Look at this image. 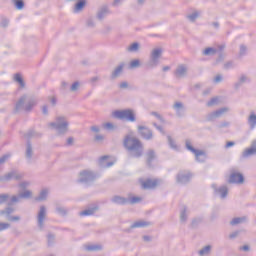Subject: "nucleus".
<instances>
[{
	"instance_id": "40",
	"label": "nucleus",
	"mask_w": 256,
	"mask_h": 256,
	"mask_svg": "<svg viewBox=\"0 0 256 256\" xmlns=\"http://www.w3.org/2000/svg\"><path fill=\"white\" fill-rule=\"evenodd\" d=\"M129 53H137L139 51V43L134 42L128 47Z\"/></svg>"
},
{
	"instance_id": "47",
	"label": "nucleus",
	"mask_w": 256,
	"mask_h": 256,
	"mask_svg": "<svg viewBox=\"0 0 256 256\" xmlns=\"http://www.w3.org/2000/svg\"><path fill=\"white\" fill-rule=\"evenodd\" d=\"M225 53L223 52H219L218 53V58L216 59V65H219V63H223V61H225Z\"/></svg>"
},
{
	"instance_id": "61",
	"label": "nucleus",
	"mask_w": 256,
	"mask_h": 256,
	"mask_svg": "<svg viewBox=\"0 0 256 256\" xmlns=\"http://www.w3.org/2000/svg\"><path fill=\"white\" fill-rule=\"evenodd\" d=\"M229 125H231V123L224 121L220 125H218V127H219V129H223L225 127H229Z\"/></svg>"
},
{
	"instance_id": "34",
	"label": "nucleus",
	"mask_w": 256,
	"mask_h": 256,
	"mask_svg": "<svg viewBox=\"0 0 256 256\" xmlns=\"http://www.w3.org/2000/svg\"><path fill=\"white\" fill-rule=\"evenodd\" d=\"M167 139L170 149H173L174 151H179V146H177V143H175L174 139L169 135L167 136Z\"/></svg>"
},
{
	"instance_id": "41",
	"label": "nucleus",
	"mask_w": 256,
	"mask_h": 256,
	"mask_svg": "<svg viewBox=\"0 0 256 256\" xmlns=\"http://www.w3.org/2000/svg\"><path fill=\"white\" fill-rule=\"evenodd\" d=\"M14 81H16V83H19L20 87H25V81H23V77H21V74H15Z\"/></svg>"
},
{
	"instance_id": "18",
	"label": "nucleus",
	"mask_w": 256,
	"mask_h": 256,
	"mask_svg": "<svg viewBox=\"0 0 256 256\" xmlns=\"http://www.w3.org/2000/svg\"><path fill=\"white\" fill-rule=\"evenodd\" d=\"M191 177V173L180 172L176 176V181L180 185H186V183H189V181H191Z\"/></svg>"
},
{
	"instance_id": "54",
	"label": "nucleus",
	"mask_w": 256,
	"mask_h": 256,
	"mask_svg": "<svg viewBox=\"0 0 256 256\" xmlns=\"http://www.w3.org/2000/svg\"><path fill=\"white\" fill-rule=\"evenodd\" d=\"M151 115H153L154 117H156V119H158L159 121H161V123H164L165 120L163 119V117L157 113V112H151Z\"/></svg>"
},
{
	"instance_id": "63",
	"label": "nucleus",
	"mask_w": 256,
	"mask_h": 256,
	"mask_svg": "<svg viewBox=\"0 0 256 256\" xmlns=\"http://www.w3.org/2000/svg\"><path fill=\"white\" fill-rule=\"evenodd\" d=\"M8 221H20V217L19 216H10L7 218Z\"/></svg>"
},
{
	"instance_id": "59",
	"label": "nucleus",
	"mask_w": 256,
	"mask_h": 256,
	"mask_svg": "<svg viewBox=\"0 0 256 256\" xmlns=\"http://www.w3.org/2000/svg\"><path fill=\"white\" fill-rule=\"evenodd\" d=\"M55 241V235L48 234V245H51Z\"/></svg>"
},
{
	"instance_id": "45",
	"label": "nucleus",
	"mask_w": 256,
	"mask_h": 256,
	"mask_svg": "<svg viewBox=\"0 0 256 256\" xmlns=\"http://www.w3.org/2000/svg\"><path fill=\"white\" fill-rule=\"evenodd\" d=\"M14 5L16 7V9H18L19 11H21V9H23V7H25V2L23 0H15Z\"/></svg>"
},
{
	"instance_id": "55",
	"label": "nucleus",
	"mask_w": 256,
	"mask_h": 256,
	"mask_svg": "<svg viewBox=\"0 0 256 256\" xmlns=\"http://www.w3.org/2000/svg\"><path fill=\"white\" fill-rule=\"evenodd\" d=\"M75 142V139L73 137H69L67 140H66V146L67 147H72L73 143Z\"/></svg>"
},
{
	"instance_id": "58",
	"label": "nucleus",
	"mask_w": 256,
	"mask_h": 256,
	"mask_svg": "<svg viewBox=\"0 0 256 256\" xmlns=\"http://www.w3.org/2000/svg\"><path fill=\"white\" fill-rule=\"evenodd\" d=\"M57 213H59V215H67V210H65V208H57Z\"/></svg>"
},
{
	"instance_id": "52",
	"label": "nucleus",
	"mask_w": 256,
	"mask_h": 256,
	"mask_svg": "<svg viewBox=\"0 0 256 256\" xmlns=\"http://www.w3.org/2000/svg\"><path fill=\"white\" fill-rule=\"evenodd\" d=\"M244 55H247V46L240 45V57H243Z\"/></svg>"
},
{
	"instance_id": "3",
	"label": "nucleus",
	"mask_w": 256,
	"mask_h": 256,
	"mask_svg": "<svg viewBox=\"0 0 256 256\" xmlns=\"http://www.w3.org/2000/svg\"><path fill=\"white\" fill-rule=\"evenodd\" d=\"M99 177H101V174H99V172H95L89 169L82 170L80 171L78 176V183H82V185H86V187H89L93 185V182L96 179H99Z\"/></svg>"
},
{
	"instance_id": "48",
	"label": "nucleus",
	"mask_w": 256,
	"mask_h": 256,
	"mask_svg": "<svg viewBox=\"0 0 256 256\" xmlns=\"http://www.w3.org/2000/svg\"><path fill=\"white\" fill-rule=\"evenodd\" d=\"M47 200V193H41L38 197L35 198V201L41 202Z\"/></svg>"
},
{
	"instance_id": "23",
	"label": "nucleus",
	"mask_w": 256,
	"mask_h": 256,
	"mask_svg": "<svg viewBox=\"0 0 256 256\" xmlns=\"http://www.w3.org/2000/svg\"><path fill=\"white\" fill-rule=\"evenodd\" d=\"M25 156L28 163H31V159H33V145H31V141H27Z\"/></svg>"
},
{
	"instance_id": "13",
	"label": "nucleus",
	"mask_w": 256,
	"mask_h": 256,
	"mask_svg": "<svg viewBox=\"0 0 256 256\" xmlns=\"http://www.w3.org/2000/svg\"><path fill=\"white\" fill-rule=\"evenodd\" d=\"M256 155V139L253 140L250 144L249 148H246L242 154H241V158L242 159H248V157H253Z\"/></svg>"
},
{
	"instance_id": "43",
	"label": "nucleus",
	"mask_w": 256,
	"mask_h": 256,
	"mask_svg": "<svg viewBox=\"0 0 256 256\" xmlns=\"http://www.w3.org/2000/svg\"><path fill=\"white\" fill-rule=\"evenodd\" d=\"M223 69H225V71H229V69H235V62L233 60L226 62L223 65Z\"/></svg>"
},
{
	"instance_id": "4",
	"label": "nucleus",
	"mask_w": 256,
	"mask_h": 256,
	"mask_svg": "<svg viewBox=\"0 0 256 256\" xmlns=\"http://www.w3.org/2000/svg\"><path fill=\"white\" fill-rule=\"evenodd\" d=\"M49 126L55 129L58 135H65L69 131V121L64 116L56 117L55 122L50 123Z\"/></svg>"
},
{
	"instance_id": "2",
	"label": "nucleus",
	"mask_w": 256,
	"mask_h": 256,
	"mask_svg": "<svg viewBox=\"0 0 256 256\" xmlns=\"http://www.w3.org/2000/svg\"><path fill=\"white\" fill-rule=\"evenodd\" d=\"M35 105H37V100L35 98L29 97L27 94H24L16 102L14 107V113H21V111L31 113Z\"/></svg>"
},
{
	"instance_id": "6",
	"label": "nucleus",
	"mask_w": 256,
	"mask_h": 256,
	"mask_svg": "<svg viewBox=\"0 0 256 256\" xmlns=\"http://www.w3.org/2000/svg\"><path fill=\"white\" fill-rule=\"evenodd\" d=\"M113 117L116 119H121L122 121H129L130 123H135L137 118L135 117V112L131 109L126 110H116L113 112Z\"/></svg>"
},
{
	"instance_id": "39",
	"label": "nucleus",
	"mask_w": 256,
	"mask_h": 256,
	"mask_svg": "<svg viewBox=\"0 0 256 256\" xmlns=\"http://www.w3.org/2000/svg\"><path fill=\"white\" fill-rule=\"evenodd\" d=\"M210 252H211V245H207L201 250H199L198 254L200 256H205V255H209Z\"/></svg>"
},
{
	"instance_id": "56",
	"label": "nucleus",
	"mask_w": 256,
	"mask_h": 256,
	"mask_svg": "<svg viewBox=\"0 0 256 256\" xmlns=\"http://www.w3.org/2000/svg\"><path fill=\"white\" fill-rule=\"evenodd\" d=\"M9 154H5L0 158V165H3V163L7 162V159H9Z\"/></svg>"
},
{
	"instance_id": "31",
	"label": "nucleus",
	"mask_w": 256,
	"mask_h": 256,
	"mask_svg": "<svg viewBox=\"0 0 256 256\" xmlns=\"http://www.w3.org/2000/svg\"><path fill=\"white\" fill-rule=\"evenodd\" d=\"M87 4V2L85 0H79L74 7V13H79V11H83V8L85 7V5Z\"/></svg>"
},
{
	"instance_id": "15",
	"label": "nucleus",
	"mask_w": 256,
	"mask_h": 256,
	"mask_svg": "<svg viewBox=\"0 0 256 256\" xmlns=\"http://www.w3.org/2000/svg\"><path fill=\"white\" fill-rule=\"evenodd\" d=\"M142 189H155L159 185V180L157 179H146L140 181Z\"/></svg>"
},
{
	"instance_id": "60",
	"label": "nucleus",
	"mask_w": 256,
	"mask_h": 256,
	"mask_svg": "<svg viewBox=\"0 0 256 256\" xmlns=\"http://www.w3.org/2000/svg\"><path fill=\"white\" fill-rule=\"evenodd\" d=\"M223 81V76H221V74H218L215 78H214V83H221Z\"/></svg>"
},
{
	"instance_id": "35",
	"label": "nucleus",
	"mask_w": 256,
	"mask_h": 256,
	"mask_svg": "<svg viewBox=\"0 0 256 256\" xmlns=\"http://www.w3.org/2000/svg\"><path fill=\"white\" fill-rule=\"evenodd\" d=\"M102 248L103 247L99 244H90L85 246L86 251H101Z\"/></svg>"
},
{
	"instance_id": "24",
	"label": "nucleus",
	"mask_w": 256,
	"mask_h": 256,
	"mask_svg": "<svg viewBox=\"0 0 256 256\" xmlns=\"http://www.w3.org/2000/svg\"><path fill=\"white\" fill-rule=\"evenodd\" d=\"M109 13V7L102 6L97 13V19H99V21H102V19H105V17L109 15Z\"/></svg>"
},
{
	"instance_id": "22",
	"label": "nucleus",
	"mask_w": 256,
	"mask_h": 256,
	"mask_svg": "<svg viewBox=\"0 0 256 256\" xmlns=\"http://www.w3.org/2000/svg\"><path fill=\"white\" fill-rule=\"evenodd\" d=\"M173 109L176 111L177 117H183L185 113V106H183V103L181 102H176L173 105Z\"/></svg>"
},
{
	"instance_id": "30",
	"label": "nucleus",
	"mask_w": 256,
	"mask_h": 256,
	"mask_svg": "<svg viewBox=\"0 0 256 256\" xmlns=\"http://www.w3.org/2000/svg\"><path fill=\"white\" fill-rule=\"evenodd\" d=\"M202 55H205L206 57H211L213 55H217V49L213 47L205 48L202 52Z\"/></svg>"
},
{
	"instance_id": "21",
	"label": "nucleus",
	"mask_w": 256,
	"mask_h": 256,
	"mask_svg": "<svg viewBox=\"0 0 256 256\" xmlns=\"http://www.w3.org/2000/svg\"><path fill=\"white\" fill-rule=\"evenodd\" d=\"M123 69H125V63H120L114 71L111 73V79H117V77H121V73H123Z\"/></svg>"
},
{
	"instance_id": "17",
	"label": "nucleus",
	"mask_w": 256,
	"mask_h": 256,
	"mask_svg": "<svg viewBox=\"0 0 256 256\" xmlns=\"http://www.w3.org/2000/svg\"><path fill=\"white\" fill-rule=\"evenodd\" d=\"M187 71H189V69L187 68L186 65L184 64L179 65L174 72L175 78L183 79V77H187Z\"/></svg>"
},
{
	"instance_id": "25",
	"label": "nucleus",
	"mask_w": 256,
	"mask_h": 256,
	"mask_svg": "<svg viewBox=\"0 0 256 256\" xmlns=\"http://www.w3.org/2000/svg\"><path fill=\"white\" fill-rule=\"evenodd\" d=\"M42 137V134L39 132H36L35 130H29L26 134H24V138L27 139V141H31V139Z\"/></svg>"
},
{
	"instance_id": "49",
	"label": "nucleus",
	"mask_w": 256,
	"mask_h": 256,
	"mask_svg": "<svg viewBox=\"0 0 256 256\" xmlns=\"http://www.w3.org/2000/svg\"><path fill=\"white\" fill-rule=\"evenodd\" d=\"M0 27H3L4 29L5 27H9V19L3 17L0 22Z\"/></svg>"
},
{
	"instance_id": "64",
	"label": "nucleus",
	"mask_w": 256,
	"mask_h": 256,
	"mask_svg": "<svg viewBox=\"0 0 256 256\" xmlns=\"http://www.w3.org/2000/svg\"><path fill=\"white\" fill-rule=\"evenodd\" d=\"M51 191L50 187H42V189L40 190V193H49Z\"/></svg>"
},
{
	"instance_id": "20",
	"label": "nucleus",
	"mask_w": 256,
	"mask_h": 256,
	"mask_svg": "<svg viewBox=\"0 0 256 256\" xmlns=\"http://www.w3.org/2000/svg\"><path fill=\"white\" fill-rule=\"evenodd\" d=\"M227 111H229V108H227V107L220 108V109L208 114L207 119L209 121H214V119H218V117H221V115H223L224 113H227Z\"/></svg>"
},
{
	"instance_id": "33",
	"label": "nucleus",
	"mask_w": 256,
	"mask_h": 256,
	"mask_svg": "<svg viewBox=\"0 0 256 256\" xmlns=\"http://www.w3.org/2000/svg\"><path fill=\"white\" fill-rule=\"evenodd\" d=\"M95 211H97V207L89 208V209H86L84 211H81L79 213V215H80V217H87L89 215H93L95 213Z\"/></svg>"
},
{
	"instance_id": "26",
	"label": "nucleus",
	"mask_w": 256,
	"mask_h": 256,
	"mask_svg": "<svg viewBox=\"0 0 256 256\" xmlns=\"http://www.w3.org/2000/svg\"><path fill=\"white\" fill-rule=\"evenodd\" d=\"M149 225H151V222H147L145 220H138L134 222L130 227L131 229H138L143 227H149Z\"/></svg>"
},
{
	"instance_id": "29",
	"label": "nucleus",
	"mask_w": 256,
	"mask_h": 256,
	"mask_svg": "<svg viewBox=\"0 0 256 256\" xmlns=\"http://www.w3.org/2000/svg\"><path fill=\"white\" fill-rule=\"evenodd\" d=\"M248 125L250 126V129H255L256 127V114L255 112L250 113L248 117Z\"/></svg>"
},
{
	"instance_id": "27",
	"label": "nucleus",
	"mask_w": 256,
	"mask_h": 256,
	"mask_svg": "<svg viewBox=\"0 0 256 256\" xmlns=\"http://www.w3.org/2000/svg\"><path fill=\"white\" fill-rule=\"evenodd\" d=\"M244 83H249V77H247V75L245 74H242L238 78V81L234 84L235 89H239V87H241V85H243Z\"/></svg>"
},
{
	"instance_id": "28",
	"label": "nucleus",
	"mask_w": 256,
	"mask_h": 256,
	"mask_svg": "<svg viewBox=\"0 0 256 256\" xmlns=\"http://www.w3.org/2000/svg\"><path fill=\"white\" fill-rule=\"evenodd\" d=\"M29 185H31V182L29 181H23L21 182L18 187L20 189V193H31V191L28 190Z\"/></svg>"
},
{
	"instance_id": "32",
	"label": "nucleus",
	"mask_w": 256,
	"mask_h": 256,
	"mask_svg": "<svg viewBox=\"0 0 256 256\" xmlns=\"http://www.w3.org/2000/svg\"><path fill=\"white\" fill-rule=\"evenodd\" d=\"M188 213H189V211L187 210V208L185 206H183V208L180 211V221H181V223H187Z\"/></svg>"
},
{
	"instance_id": "19",
	"label": "nucleus",
	"mask_w": 256,
	"mask_h": 256,
	"mask_svg": "<svg viewBox=\"0 0 256 256\" xmlns=\"http://www.w3.org/2000/svg\"><path fill=\"white\" fill-rule=\"evenodd\" d=\"M98 165L102 167V169H109V167H113V165H115V162L110 161L109 156H102L98 161Z\"/></svg>"
},
{
	"instance_id": "10",
	"label": "nucleus",
	"mask_w": 256,
	"mask_h": 256,
	"mask_svg": "<svg viewBox=\"0 0 256 256\" xmlns=\"http://www.w3.org/2000/svg\"><path fill=\"white\" fill-rule=\"evenodd\" d=\"M141 201H142V198L139 196L125 198V197L116 195L112 198V203H115L116 205H127V203H130L131 205H135V203H141Z\"/></svg>"
},
{
	"instance_id": "1",
	"label": "nucleus",
	"mask_w": 256,
	"mask_h": 256,
	"mask_svg": "<svg viewBox=\"0 0 256 256\" xmlns=\"http://www.w3.org/2000/svg\"><path fill=\"white\" fill-rule=\"evenodd\" d=\"M123 146L128 152L129 157H133L135 159H139V157H143L144 146L143 142L132 135H126L123 141Z\"/></svg>"
},
{
	"instance_id": "7",
	"label": "nucleus",
	"mask_w": 256,
	"mask_h": 256,
	"mask_svg": "<svg viewBox=\"0 0 256 256\" xmlns=\"http://www.w3.org/2000/svg\"><path fill=\"white\" fill-rule=\"evenodd\" d=\"M31 197V193H21L18 196H13L12 198H9V195L7 194H1L0 205H2V203H8V205H13V203H18V201H21V199H31Z\"/></svg>"
},
{
	"instance_id": "53",
	"label": "nucleus",
	"mask_w": 256,
	"mask_h": 256,
	"mask_svg": "<svg viewBox=\"0 0 256 256\" xmlns=\"http://www.w3.org/2000/svg\"><path fill=\"white\" fill-rule=\"evenodd\" d=\"M11 227V224L9 223H0V231H5Z\"/></svg>"
},
{
	"instance_id": "62",
	"label": "nucleus",
	"mask_w": 256,
	"mask_h": 256,
	"mask_svg": "<svg viewBox=\"0 0 256 256\" xmlns=\"http://www.w3.org/2000/svg\"><path fill=\"white\" fill-rule=\"evenodd\" d=\"M236 237H239V231L232 232L229 235V239H235Z\"/></svg>"
},
{
	"instance_id": "12",
	"label": "nucleus",
	"mask_w": 256,
	"mask_h": 256,
	"mask_svg": "<svg viewBox=\"0 0 256 256\" xmlns=\"http://www.w3.org/2000/svg\"><path fill=\"white\" fill-rule=\"evenodd\" d=\"M138 133L142 139H145L146 141H151V139H153V131L147 126H138Z\"/></svg>"
},
{
	"instance_id": "16",
	"label": "nucleus",
	"mask_w": 256,
	"mask_h": 256,
	"mask_svg": "<svg viewBox=\"0 0 256 256\" xmlns=\"http://www.w3.org/2000/svg\"><path fill=\"white\" fill-rule=\"evenodd\" d=\"M146 165L149 167V169H153V162L155 159H157V154L155 153V150L149 149L146 154Z\"/></svg>"
},
{
	"instance_id": "42",
	"label": "nucleus",
	"mask_w": 256,
	"mask_h": 256,
	"mask_svg": "<svg viewBox=\"0 0 256 256\" xmlns=\"http://www.w3.org/2000/svg\"><path fill=\"white\" fill-rule=\"evenodd\" d=\"M103 129H105L106 131H115V129H117V127L111 123V122H108V123H104L102 125Z\"/></svg>"
},
{
	"instance_id": "51",
	"label": "nucleus",
	"mask_w": 256,
	"mask_h": 256,
	"mask_svg": "<svg viewBox=\"0 0 256 256\" xmlns=\"http://www.w3.org/2000/svg\"><path fill=\"white\" fill-rule=\"evenodd\" d=\"M217 103H219V99L218 98H212L210 101L207 102V106L208 107H213V105H217Z\"/></svg>"
},
{
	"instance_id": "37",
	"label": "nucleus",
	"mask_w": 256,
	"mask_h": 256,
	"mask_svg": "<svg viewBox=\"0 0 256 256\" xmlns=\"http://www.w3.org/2000/svg\"><path fill=\"white\" fill-rule=\"evenodd\" d=\"M212 187L214 188V193H229V188H227V186H221L218 189L217 185L212 184Z\"/></svg>"
},
{
	"instance_id": "11",
	"label": "nucleus",
	"mask_w": 256,
	"mask_h": 256,
	"mask_svg": "<svg viewBox=\"0 0 256 256\" xmlns=\"http://www.w3.org/2000/svg\"><path fill=\"white\" fill-rule=\"evenodd\" d=\"M228 183H232L234 185H243L245 183V176L238 172L235 169L230 170V176L228 179Z\"/></svg>"
},
{
	"instance_id": "50",
	"label": "nucleus",
	"mask_w": 256,
	"mask_h": 256,
	"mask_svg": "<svg viewBox=\"0 0 256 256\" xmlns=\"http://www.w3.org/2000/svg\"><path fill=\"white\" fill-rule=\"evenodd\" d=\"M79 85H80L79 81L74 82L70 87V91L72 92L79 91Z\"/></svg>"
},
{
	"instance_id": "36",
	"label": "nucleus",
	"mask_w": 256,
	"mask_h": 256,
	"mask_svg": "<svg viewBox=\"0 0 256 256\" xmlns=\"http://www.w3.org/2000/svg\"><path fill=\"white\" fill-rule=\"evenodd\" d=\"M14 211H15V209H13V207H8L5 210H1L0 215L6 217L8 219V217H11V213H13Z\"/></svg>"
},
{
	"instance_id": "14",
	"label": "nucleus",
	"mask_w": 256,
	"mask_h": 256,
	"mask_svg": "<svg viewBox=\"0 0 256 256\" xmlns=\"http://www.w3.org/2000/svg\"><path fill=\"white\" fill-rule=\"evenodd\" d=\"M46 217H47V209L45 208V206H41L37 216L39 229H43Z\"/></svg>"
},
{
	"instance_id": "38",
	"label": "nucleus",
	"mask_w": 256,
	"mask_h": 256,
	"mask_svg": "<svg viewBox=\"0 0 256 256\" xmlns=\"http://www.w3.org/2000/svg\"><path fill=\"white\" fill-rule=\"evenodd\" d=\"M199 15H201V12L194 11L192 14L187 16V19H189L191 23H195V21H197V18H199Z\"/></svg>"
},
{
	"instance_id": "8",
	"label": "nucleus",
	"mask_w": 256,
	"mask_h": 256,
	"mask_svg": "<svg viewBox=\"0 0 256 256\" xmlns=\"http://www.w3.org/2000/svg\"><path fill=\"white\" fill-rule=\"evenodd\" d=\"M163 55V50L161 48H155L150 54L149 61L145 64L146 69H155L159 65V59Z\"/></svg>"
},
{
	"instance_id": "9",
	"label": "nucleus",
	"mask_w": 256,
	"mask_h": 256,
	"mask_svg": "<svg viewBox=\"0 0 256 256\" xmlns=\"http://www.w3.org/2000/svg\"><path fill=\"white\" fill-rule=\"evenodd\" d=\"M185 147L188 151H191V153L195 154V159L198 163H205L207 160V154L203 150H197L191 145V140L186 139L185 140Z\"/></svg>"
},
{
	"instance_id": "5",
	"label": "nucleus",
	"mask_w": 256,
	"mask_h": 256,
	"mask_svg": "<svg viewBox=\"0 0 256 256\" xmlns=\"http://www.w3.org/2000/svg\"><path fill=\"white\" fill-rule=\"evenodd\" d=\"M25 175L17 169H12L11 171L0 176V183H9V181H21Z\"/></svg>"
},
{
	"instance_id": "57",
	"label": "nucleus",
	"mask_w": 256,
	"mask_h": 256,
	"mask_svg": "<svg viewBox=\"0 0 256 256\" xmlns=\"http://www.w3.org/2000/svg\"><path fill=\"white\" fill-rule=\"evenodd\" d=\"M87 27H95V21H93V18H89L86 22Z\"/></svg>"
},
{
	"instance_id": "46",
	"label": "nucleus",
	"mask_w": 256,
	"mask_h": 256,
	"mask_svg": "<svg viewBox=\"0 0 256 256\" xmlns=\"http://www.w3.org/2000/svg\"><path fill=\"white\" fill-rule=\"evenodd\" d=\"M245 221V217L234 218L230 222V225H239Z\"/></svg>"
},
{
	"instance_id": "44",
	"label": "nucleus",
	"mask_w": 256,
	"mask_h": 256,
	"mask_svg": "<svg viewBox=\"0 0 256 256\" xmlns=\"http://www.w3.org/2000/svg\"><path fill=\"white\" fill-rule=\"evenodd\" d=\"M139 67H141V61H139V59L132 60V61L130 62V65H129V68H130V69H137V68H139Z\"/></svg>"
}]
</instances>
